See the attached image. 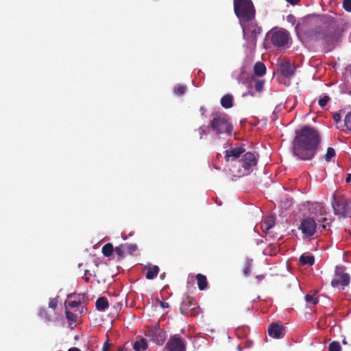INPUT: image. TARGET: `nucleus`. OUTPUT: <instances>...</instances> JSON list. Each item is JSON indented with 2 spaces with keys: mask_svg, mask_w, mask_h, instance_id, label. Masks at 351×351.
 Here are the masks:
<instances>
[{
  "mask_svg": "<svg viewBox=\"0 0 351 351\" xmlns=\"http://www.w3.org/2000/svg\"><path fill=\"white\" fill-rule=\"evenodd\" d=\"M95 306L97 310L104 311L109 306L108 299L106 297L99 298L95 302Z\"/></svg>",
  "mask_w": 351,
  "mask_h": 351,
  "instance_id": "aec40b11",
  "label": "nucleus"
},
{
  "mask_svg": "<svg viewBox=\"0 0 351 351\" xmlns=\"http://www.w3.org/2000/svg\"><path fill=\"white\" fill-rule=\"evenodd\" d=\"M160 306L163 308H168L169 304L165 302H160Z\"/></svg>",
  "mask_w": 351,
  "mask_h": 351,
  "instance_id": "a18cd8bd",
  "label": "nucleus"
},
{
  "mask_svg": "<svg viewBox=\"0 0 351 351\" xmlns=\"http://www.w3.org/2000/svg\"><path fill=\"white\" fill-rule=\"evenodd\" d=\"M294 19V16L292 15V14H289L288 16H287V20L289 21H291L292 19Z\"/></svg>",
  "mask_w": 351,
  "mask_h": 351,
  "instance_id": "603ef678",
  "label": "nucleus"
},
{
  "mask_svg": "<svg viewBox=\"0 0 351 351\" xmlns=\"http://www.w3.org/2000/svg\"><path fill=\"white\" fill-rule=\"evenodd\" d=\"M330 99V97L327 95H325L319 99L318 104L322 108H324Z\"/></svg>",
  "mask_w": 351,
  "mask_h": 351,
  "instance_id": "72a5a7b5",
  "label": "nucleus"
},
{
  "mask_svg": "<svg viewBox=\"0 0 351 351\" xmlns=\"http://www.w3.org/2000/svg\"><path fill=\"white\" fill-rule=\"evenodd\" d=\"M73 296H74V295H69V298H73Z\"/></svg>",
  "mask_w": 351,
  "mask_h": 351,
  "instance_id": "052dcab7",
  "label": "nucleus"
},
{
  "mask_svg": "<svg viewBox=\"0 0 351 351\" xmlns=\"http://www.w3.org/2000/svg\"><path fill=\"white\" fill-rule=\"evenodd\" d=\"M166 348L169 351H185V343L182 339L174 335L170 338L166 344Z\"/></svg>",
  "mask_w": 351,
  "mask_h": 351,
  "instance_id": "9b49d317",
  "label": "nucleus"
},
{
  "mask_svg": "<svg viewBox=\"0 0 351 351\" xmlns=\"http://www.w3.org/2000/svg\"><path fill=\"white\" fill-rule=\"evenodd\" d=\"M256 164L257 159L254 154L248 152L242 156L241 159L237 161V164H234L230 170L235 176H244L250 174Z\"/></svg>",
  "mask_w": 351,
  "mask_h": 351,
  "instance_id": "f03ea898",
  "label": "nucleus"
},
{
  "mask_svg": "<svg viewBox=\"0 0 351 351\" xmlns=\"http://www.w3.org/2000/svg\"><path fill=\"white\" fill-rule=\"evenodd\" d=\"M197 305L196 300L189 295L186 296L180 304V311L183 315L188 314V310Z\"/></svg>",
  "mask_w": 351,
  "mask_h": 351,
  "instance_id": "2eb2a0df",
  "label": "nucleus"
},
{
  "mask_svg": "<svg viewBox=\"0 0 351 351\" xmlns=\"http://www.w3.org/2000/svg\"><path fill=\"white\" fill-rule=\"evenodd\" d=\"M280 73L285 77H290L294 75L295 69L289 61H285L280 65Z\"/></svg>",
  "mask_w": 351,
  "mask_h": 351,
  "instance_id": "dca6fc26",
  "label": "nucleus"
},
{
  "mask_svg": "<svg viewBox=\"0 0 351 351\" xmlns=\"http://www.w3.org/2000/svg\"><path fill=\"white\" fill-rule=\"evenodd\" d=\"M83 263H79L78 266L79 267H82Z\"/></svg>",
  "mask_w": 351,
  "mask_h": 351,
  "instance_id": "bf43d9fd",
  "label": "nucleus"
},
{
  "mask_svg": "<svg viewBox=\"0 0 351 351\" xmlns=\"http://www.w3.org/2000/svg\"><path fill=\"white\" fill-rule=\"evenodd\" d=\"M271 43L277 47L286 45L289 39V34L285 29L273 30L270 32Z\"/></svg>",
  "mask_w": 351,
  "mask_h": 351,
  "instance_id": "9d476101",
  "label": "nucleus"
},
{
  "mask_svg": "<svg viewBox=\"0 0 351 351\" xmlns=\"http://www.w3.org/2000/svg\"><path fill=\"white\" fill-rule=\"evenodd\" d=\"M333 119L336 123H339L341 120V117L339 113H335L333 114Z\"/></svg>",
  "mask_w": 351,
  "mask_h": 351,
  "instance_id": "37998d69",
  "label": "nucleus"
},
{
  "mask_svg": "<svg viewBox=\"0 0 351 351\" xmlns=\"http://www.w3.org/2000/svg\"><path fill=\"white\" fill-rule=\"evenodd\" d=\"M165 274H162L160 275V278L163 279L165 278Z\"/></svg>",
  "mask_w": 351,
  "mask_h": 351,
  "instance_id": "6e6d98bb",
  "label": "nucleus"
},
{
  "mask_svg": "<svg viewBox=\"0 0 351 351\" xmlns=\"http://www.w3.org/2000/svg\"><path fill=\"white\" fill-rule=\"evenodd\" d=\"M336 155L335 150L332 147H328L327 149L326 154L325 155V160L327 162L330 161L331 158L335 157Z\"/></svg>",
  "mask_w": 351,
  "mask_h": 351,
  "instance_id": "c756f323",
  "label": "nucleus"
},
{
  "mask_svg": "<svg viewBox=\"0 0 351 351\" xmlns=\"http://www.w3.org/2000/svg\"><path fill=\"white\" fill-rule=\"evenodd\" d=\"M233 97L232 95L227 94L221 99V105L225 108H230L232 106Z\"/></svg>",
  "mask_w": 351,
  "mask_h": 351,
  "instance_id": "5701e85b",
  "label": "nucleus"
},
{
  "mask_svg": "<svg viewBox=\"0 0 351 351\" xmlns=\"http://www.w3.org/2000/svg\"><path fill=\"white\" fill-rule=\"evenodd\" d=\"M321 142L320 135L317 130L310 126H304L295 131L293 143L294 154L301 160L312 159Z\"/></svg>",
  "mask_w": 351,
  "mask_h": 351,
  "instance_id": "f257e3e1",
  "label": "nucleus"
},
{
  "mask_svg": "<svg viewBox=\"0 0 351 351\" xmlns=\"http://www.w3.org/2000/svg\"><path fill=\"white\" fill-rule=\"evenodd\" d=\"M117 351H131L130 349L125 347V346H119L117 348Z\"/></svg>",
  "mask_w": 351,
  "mask_h": 351,
  "instance_id": "c03bdc74",
  "label": "nucleus"
},
{
  "mask_svg": "<svg viewBox=\"0 0 351 351\" xmlns=\"http://www.w3.org/2000/svg\"><path fill=\"white\" fill-rule=\"evenodd\" d=\"M342 343H343V344H347V341H346V339H343V340L342 341Z\"/></svg>",
  "mask_w": 351,
  "mask_h": 351,
  "instance_id": "13d9d810",
  "label": "nucleus"
},
{
  "mask_svg": "<svg viewBox=\"0 0 351 351\" xmlns=\"http://www.w3.org/2000/svg\"><path fill=\"white\" fill-rule=\"evenodd\" d=\"M343 8L346 11L351 12V0H343Z\"/></svg>",
  "mask_w": 351,
  "mask_h": 351,
  "instance_id": "4c0bfd02",
  "label": "nucleus"
},
{
  "mask_svg": "<svg viewBox=\"0 0 351 351\" xmlns=\"http://www.w3.org/2000/svg\"><path fill=\"white\" fill-rule=\"evenodd\" d=\"M274 225H275V222H274V219L273 217H271L270 219L266 220L264 222V227L267 230L273 228L274 226Z\"/></svg>",
  "mask_w": 351,
  "mask_h": 351,
  "instance_id": "f704fd0d",
  "label": "nucleus"
},
{
  "mask_svg": "<svg viewBox=\"0 0 351 351\" xmlns=\"http://www.w3.org/2000/svg\"><path fill=\"white\" fill-rule=\"evenodd\" d=\"M317 225L313 217H307L304 218L299 226L304 237H311L317 232Z\"/></svg>",
  "mask_w": 351,
  "mask_h": 351,
  "instance_id": "1a4fd4ad",
  "label": "nucleus"
},
{
  "mask_svg": "<svg viewBox=\"0 0 351 351\" xmlns=\"http://www.w3.org/2000/svg\"><path fill=\"white\" fill-rule=\"evenodd\" d=\"M287 2L291 3V5H295L297 4L300 0H286Z\"/></svg>",
  "mask_w": 351,
  "mask_h": 351,
  "instance_id": "49530a36",
  "label": "nucleus"
},
{
  "mask_svg": "<svg viewBox=\"0 0 351 351\" xmlns=\"http://www.w3.org/2000/svg\"><path fill=\"white\" fill-rule=\"evenodd\" d=\"M186 87L184 85H178L174 87L173 92L176 95L181 96L186 92Z\"/></svg>",
  "mask_w": 351,
  "mask_h": 351,
  "instance_id": "c85d7f7f",
  "label": "nucleus"
},
{
  "mask_svg": "<svg viewBox=\"0 0 351 351\" xmlns=\"http://www.w3.org/2000/svg\"><path fill=\"white\" fill-rule=\"evenodd\" d=\"M206 128V127L202 126L198 129V132H199L200 138H202L203 136L207 134Z\"/></svg>",
  "mask_w": 351,
  "mask_h": 351,
  "instance_id": "a19ab883",
  "label": "nucleus"
},
{
  "mask_svg": "<svg viewBox=\"0 0 351 351\" xmlns=\"http://www.w3.org/2000/svg\"><path fill=\"white\" fill-rule=\"evenodd\" d=\"M58 303L57 298H51L49 302V307L55 309L58 306Z\"/></svg>",
  "mask_w": 351,
  "mask_h": 351,
  "instance_id": "58836bf2",
  "label": "nucleus"
},
{
  "mask_svg": "<svg viewBox=\"0 0 351 351\" xmlns=\"http://www.w3.org/2000/svg\"><path fill=\"white\" fill-rule=\"evenodd\" d=\"M102 351H117V350H115L114 345L111 343H109V339L108 336L107 339L103 345Z\"/></svg>",
  "mask_w": 351,
  "mask_h": 351,
  "instance_id": "bb28decb",
  "label": "nucleus"
},
{
  "mask_svg": "<svg viewBox=\"0 0 351 351\" xmlns=\"http://www.w3.org/2000/svg\"><path fill=\"white\" fill-rule=\"evenodd\" d=\"M240 25L242 27L243 38L247 41L249 47H255L257 36L261 32V28L258 25L255 19L244 23H240Z\"/></svg>",
  "mask_w": 351,
  "mask_h": 351,
  "instance_id": "39448f33",
  "label": "nucleus"
},
{
  "mask_svg": "<svg viewBox=\"0 0 351 351\" xmlns=\"http://www.w3.org/2000/svg\"><path fill=\"white\" fill-rule=\"evenodd\" d=\"M254 74L257 76L262 77L266 73V67L261 62H257L254 66Z\"/></svg>",
  "mask_w": 351,
  "mask_h": 351,
  "instance_id": "4be33fe9",
  "label": "nucleus"
},
{
  "mask_svg": "<svg viewBox=\"0 0 351 351\" xmlns=\"http://www.w3.org/2000/svg\"><path fill=\"white\" fill-rule=\"evenodd\" d=\"M88 272H89V271H88V270H87V269H86V270L84 271V275L86 276Z\"/></svg>",
  "mask_w": 351,
  "mask_h": 351,
  "instance_id": "4d7b16f0",
  "label": "nucleus"
},
{
  "mask_svg": "<svg viewBox=\"0 0 351 351\" xmlns=\"http://www.w3.org/2000/svg\"><path fill=\"white\" fill-rule=\"evenodd\" d=\"M326 226L325 224L319 225V227H318V229L320 231L324 230H326Z\"/></svg>",
  "mask_w": 351,
  "mask_h": 351,
  "instance_id": "de8ad7c7",
  "label": "nucleus"
},
{
  "mask_svg": "<svg viewBox=\"0 0 351 351\" xmlns=\"http://www.w3.org/2000/svg\"><path fill=\"white\" fill-rule=\"evenodd\" d=\"M350 275L346 272V269L343 266H337L335 270L334 278L331 280V285L333 288H340L343 289L350 284Z\"/></svg>",
  "mask_w": 351,
  "mask_h": 351,
  "instance_id": "0eeeda50",
  "label": "nucleus"
},
{
  "mask_svg": "<svg viewBox=\"0 0 351 351\" xmlns=\"http://www.w3.org/2000/svg\"><path fill=\"white\" fill-rule=\"evenodd\" d=\"M81 305V300L79 299L78 300H69L68 302V306L71 308H77Z\"/></svg>",
  "mask_w": 351,
  "mask_h": 351,
  "instance_id": "c9c22d12",
  "label": "nucleus"
},
{
  "mask_svg": "<svg viewBox=\"0 0 351 351\" xmlns=\"http://www.w3.org/2000/svg\"><path fill=\"white\" fill-rule=\"evenodd\" d=\"M250 271V267L247 266L244 269V274L245 275H247Z\"/></svg>",
  "mask_w": 351,
  "mask_h": 351,
  "instance_id": "3c124183",
  "label": "nucleus"
},
{
  "mask_svg": "<svg viewBox=\"0 0 351 351\" xmlns=\"http://www.w3.org/2000/svg\"><path fill=\"white\" fill-rule=\"evenodd\" d=\"M68 351H81L79 348L76 347H73L71 348H69Z\"/></svg>",
  "mask_w": 351,
  "mask_h": 351,
  "instance_id": "8fccbe9b",
  "label": "nucleus"
},
{
  "mask_svg": "<svg viewBox=\"0 0 351 351\" xmlns=\"http://www.w3.org/2000/svg\"><path fill=\"white\" fill-rule=\"evenodd\" d=\"M329 351H341V346L337 341H332L329 344Z\"/></svg>",
  "mask_w": 351,
  "mask_h": 351,
  "instance_id": "473e14b6",
  "label": "nucleus"
},
{
  "mask_svg": "<svg viewBox=\"0 0 351 351\" xmlns=\"http://www.w3.org/2000/svg\"><path fill=\"white\" fill-rule=\"evenodd\" d=\"M328 27V25H324L315 27L313 32V36L315 39L324 41Z\"/></svg>",
  "mask_w": 351,
  "mask_h": 351,
  "instance_id": "f3484780",
  "label": "nucleus"
},
{
  "mask_svg": "<svg viewBox=\"0 0 351 351\" xmlns=\"http://www.w3.org/2000/svg\"><path fill=\"white\" fill-rule=\"evenodd\" d=\"M209 126L217 135L227 134L230 135L232 132V125L229 121L227 115L223 113L213 114Z\"/></svg>",
  "mask_w": 351,
  "mask_h": 351,
  "instance_id": "20e7f679",
  "label": "nucleus"
},
{
  "mask_svg": "<svg viewBox=\"0 0 351 351\" xmlns=\"http://www.w3.org/2000/svg\"><path fill=\"white\" fill-rule=\"evenodd\" d=\"M128 247H130L127 246L125 244H121L114 248V253L118 256L119 259L122 258L124 256L128 250Z\"/></svg>",
  "mask_w": 351,
  "mask_h": 351,
  "instance_id": "393cba45",
  "label": "nucleus"
},
{
  "mask_svg": "<svg viewBox=\"0 0 351 351\" xmlns=\"http://www.w3.org/2000/svg\"><path fill=\"white\" fill-rule=\"evenodd\" d=\"M200 312V308L197 305L194 306L193 307L189 308L188 310V314L187 315H189L191 317H195Z\"/></svg>",
  "mask_w": 351,
  "mask_h": 351,
  "instance_id": "2f4dec72",
  "label": "nucleus"
},
{
  "mask_svg": "<svg viewBox=\"0 0 351 351\" xmlns=\"http://www.w3.org/2000/svg\"><path fill=\"white\" fill-rule=\"evenodd\" d=\"M245 152V149L243 147H238L232 148L230 150L225 151V158L226 161H235L237 163V159L241 155Z\"/></svg>",
  "mask_w": 351,
  "mask_h": 351,
  "instance_id": "4468645a",
  "label": "nucleus"
},
{
  "mask_svg": "<svg viewBox=\"0 0 351 351\" xmlns=\"http://www.w3.org/2000/svg\"><path fill=\"white\" fill-rule=\"evenodd\" d=\"M127 246H130V247H128L126 252L132 253V252L136 250V246L135 245L132 244H125Z\"/></svg>",
  "mask_w": 351,
  "mask_h": 351,
  "instance_id": "79ce46f5",
  "label": "nucleus"
},
{
  "mask_svg": "<svg viewBox=\"0 0 351 351\" xmlns=\"http://www.w3.org/2000/svg\"><path fill=\"white\" fill-rule=\"evenodd\" d=\"M311 217H313L318 223H324L327 221L325 217L327 212L324 205L319 202H313L308 207Z\"/></svg>",
  "mask_w": 351,
  "mask_h": 351,
  "instance_id": "6e6552de",
  "label": "nucleus"
},
{
  "mask_svg": "<svg viewBox=\"0 0 351 351\" xmlns=\"http://www.w3.org/2000/svg\"><path fill=\"white\" fill-rule=\"evenodd\" d=\"M234 11L240 23L255 19L256 10L251 0H234Z\"/></svg>",
  "mask_w": 351,
  "mask_h": 351,
  "instance_id": "7ed1b4c3",
  "label": "nucleus"
},
{
  "mask_svg": "<svg viewBox=\"0 0 351 351\" xmlns=\"http://www.w3.org/2000/svg\"><path fill=\"white\" fill-rule=\"evenodd\" d=\"M83 279L85 280V282H89L90 280V278L88 277H86V276H84L83 277Z\"/></svg>",
  "mask_w": 351,
  "mask_h": 351,
  "instance_id": "864d4df0",
  "label": "nucleus"
},
{
  "mask_svg": "<svg viewBox=\"0 0 351 351\" xmlns=\"http://www.w3.org/2000/svg\"><path fill=\"white\" fill-rule=\"evenodd\" d=\"M264 82L261 80H257L255 82L254 88L257 92H261L263 89Z\"/></svg>",
  "mask_w": 351,
  "mask_h": 351,
  "instance_id": "e433bc0d",
  "label": "nucleus"
},
{
  "mask_svg": "<svg viewBox=\"0 0 351 351\" xmlns=\"http://www.w3.org/2000/svg\"><path fill=\"white\" fill-rule=\"evenodd\" d=\"M324 43L327 45L330 46V48L334 47V45L337 43L339 39V34L337 32L335 27L328 25Z\"/></svg>",
  "mask_w": 351,
  "mask_h": 351,
  "instance_id": "f8f14e48",
  "label": "nucleus"
},
{
  "mask_svg": "<svg viewBox=\"0 0 351 351\" xmlns=\"http://www.w3.org/2000/svg\"><path fill=\"white\" fill-rule=\"evenodd\" d=\"M346 182H351V174L349 173L346 177Z\"/></svg>",
  "mask_w": 351,
  "mask_h": 351,
  "instance_id": "09e8293b",
  "label": "nucleus"
},
{
  "mask_svg": "<svg viewBox=\"0 0 351 351\" xmlns=\"http://www.w3.org/2000/svg\"><path fill=\"white\" fill-rule=\"evenodd\" d=\"M114 249L113 247V245L110 243L105 244L101 250L102 254L106 257L110 256L112 254L113 252H114Z\"/></svg>",
  "mask_w": 351,
  "mask_h": 351,
  "instance_id": "a878e982",
  "label": "nucleus"
},
{
  "mask_svg": "<svg viewBox=\"0 0 351 351\" xmlns=\"http://www.w3.org/2000/svg\"><path fill=\"white\" fill-rule=\"evenodd\" d=\"M305 300L307 303L312 304L313 305H316L319 302V300L315 297V294H306Z\"/></svg>",
  "mask_w": 351,
  "mask_h": 351,
  "instance_id": "cd10ccee",
  "label": "nucleus"
},
{
  "mask_svg": "<svg viewBox=\"0 0 351 351\" xmlns=\"http://www.w3.org/2000/svg\"><path fill=\"white\" fill-rule=\"evenodd\" d=\"M148 348L147 342L145 339H141L133 344V349L135 351H144Z\"/></svg>",
  "mask_w": 351,
  "mask_h": 351,
  "instance_id": "b1692460",
  "label": "nucleus"
},
{
  "mask_svg": "<svg viewBox=\"0 0 351 351\" xmlns=\"http://www.w3.org/2000/svg\"><path fill=\"white\" fill-rule=\"evenodd\" d=\"M66 317L69 320L73 322H75L77 319L76 315L69 311H66Z\"/></svg>",
  "mask_w": 351,
  "mask_h": 351,
  "instance_id": "ea45409f",
  "label": "nucleus"
},
{
  "mask_svg": "<svg viewBox=\"0 0 351 351\" xmlns=\"http://www.w3.org/2000/svg\"><path fill=\"white\" fill-rule=\"evenodd\" d=\"M334 213L342 217H351V201L343 195H333Z\"/></svg>",
  "mask_w": 351,
  "mask_h": 351,
  "instance_id": "423d86ee",
  "label": "nucleus"
},
{
  "mask_svg": "<svg viewBox=\"0 0 351 351\" xmlns=\"http://www.w3.org/2000/svg\"><path fill=\"white\" fill-rule=\"evenodd\" d=\"M264 277H265V276H264L263 275H262V276H256V278H260V279H262V278H263Z\"/></svg>",
  "mask_w": 351,
  "mask_h": 351,
  "instance_id": "5fc2aeb1",
  "label": "nucleus"
},
{
  "mask_svg": "<svg viewBox=\"0 0 351 351\" xmlns=\"http://www.w3.org/2000/svg\"><path fill=\"white\" fill-rule=\"evenodd\" d=\"M145 271H147L145 276L148 280L154 279L159 272V267L157 265L152 266L149 265L146 266L144 269Z\"/></svg>",
  "mask_w": 351,
  "mask_h": 351,
  "instance_id": "a211bd4d",
  "label": "nucleus"
},
{
  "mask_svg": "<svg viewBox=\"0 0 351 351\" xmlns=\"http://www.w3.org/2000/svg\"><path fill=\"white\" fill-rule=\"evenodd\" d=\"M198 288L200 291L205 290L208 287V281L206 276L202 274H197L195 276Z\"/></svg>",
  "mask_w": 351,
  "mask_h": 351,
  "instance_id": "6ab92c4d",
  "label": "nucleus"
},
{
  "mask_svg": "<svg viewBox=\"0 0 351 351\" xmlns=\"http://www.w3.org/2000/svg\"><path fill=\"white\" fill-rule=\"evenodd\" d=\"M344 126L351 133V112H349L345 117Z\"/></svg>",
  "mask_w": 351,
  "mask_h": 351,
  "instance_id": "7c9ffc66",
  "label": "nucleus"
},
{
  "mask_svg": "<svg viewBox=\"0 0 351 351\" xmlns=\"http://www.w3.org/2000/svg\"><path fill=\"white\" fill-rule=\"evenodd\" d=\"M268 335L275 339H281L285 336V328L277 323H272L268 328Z\"/></svg>",
  "mask_w": 351,
  "mask_h": 351,
  "instance_id": "ddd939ff",
  "label": "nucleus"
},
{
  "mask_svg": "<svg viewBox=\"0 0 351 351\" xmlns=\"http://www.w3.org/2000/svg\"><path fill=\"white\" fill-rule=\"evenodd\" d=\"M300 262L302 265H313L315 262V258L312 254H303L300 257Z\"/></svg>",
  "mask_w": 351,
  "mask_h": 351,
  "instance_id": "412c9836",
  "label": "nucleus"
}]
</instances>
